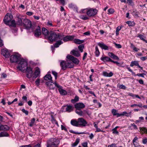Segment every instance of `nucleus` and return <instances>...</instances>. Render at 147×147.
Returning <instances> with one entry per match:
<instances>
[{
    "instance_id": "e2e57ef3",
    "label": "nucleus",
    "mask_w": 147,
    "mask_h": 147,
    "mask_svg": "<svg viewBox=\"0 0 147 147\" xmlns=\"http://www.w3.org/2000/svg\"><path fill=\"white\" fill-rule=\"evenodd\" d=\"M128 96L132 97L133 98H135V95L132 93L129 92L128 93Z\"/></svg>"
},
{
    "instance_id": "49530a36",
    "label": "nucleus",
    "mask_w": 147,
    "mask_h": 147,
    "mask_svg": "<svg viewBox=\"0 0 147 147\" xmlns=\"http://www.w3.org/2000/svg\"><path fill=\"white\" fill-rule=\"evenodd\" d=\"M108 14H110L113 13H114L115 11L113 9L110 8L108 10Z\"/></svg>"
},
{
    "instance_id": "de8ad7c7",
    "label": "nucleus",
    "mask_w": 147,
    "mask_h": 147,
    "mask_svg": "<svg viewBox=\"0 0 147 147\" xmlns=\"http://www.w3.org/2000/svg\"><path fill=\"white\" fill-rule=\"evenodd\" d=\"M146 128L145 127H140V129L141 131H143L144 132V133L143 132L142 133V134H143L144 133H147V132L146 131Z\"/></svg>"
},
{
    "instance_id": "bf43d9fd",
    "label": "nucleus",
    "mask_w": 147,
    "mask_h": 147,
    "mask_svg": "<svg viewBox=\"0 0 147 147\" xmlns=\"http://www.w3.org/2000/svg\"><path fill=\"white\" fill-rule=\"evenodd\" d=\"M115 47L117 48H121L122 47L121 45L120 44L115 43Z\"/></svg>"
},
{
    "instance_id": "f257e3e1",
    "label": "nucleus",
    "mask_w": 147,
    "mask_h": 147,
    "mask_svg": "<svg viewBox=\"0 0 147 147\" xmlns=\"http://www.w3.org/2000/svg\"><path fill=\"white\" fill-rule=\"evenodd\" d=\"M21 55L18 53L12 55L10 57V61L11 63H17L18 65L17 69L18 71H23L27 65V59L20 57Z\"/></svg>"
},
{
    "instance_id": "8fccbe9b",
    "label": "nucleus",
    "mask_w": 147,
    "mask_h": 147,
    "mask_svg": "<svg viewBox=\"0 0 147 147\" xmlns=\"http://www.w3.org/2000/svg\"><path fill=\"white\" fill-rule=\"evenodd\" d=\"M119 88L120 89H126V87L125 85L122 84H120L119 85Z\"/></svg>"
},
{
    "instance_id": "79ce46f5",
    "label": "nucleus",
    "mask_w": 147,
    "mask_h": 147,
    "mask_svg": "<svg viewBox=\"0 0 147 147\" xmlns=\"http://www.w3.org/2000/svg\"><path fill=\"white\" fill-rule=\"evenodd\" d=\"M79 141L80 139L79 138H77L75 142L72 144V146L73 147L76 146L78 144Z\"/></svg>"
},
{
    "instance_id": "72a5a7b5",
    "label": "nucleus",
    "mask_w": 147,
    "mask_h": 147,
    "mask_svg": "<svg viewBox=\"0 0 147 147\" xmlns=\"http://www.w3.org/2000/svg\"><path fill=\"white\" fill-rule=\"evenodd\" d=\"M95 54L96 57H98L100 54V52L97 46H96L95 48Z\"/></svg>"
},
{
    "instance_id": "5fc2aeb1",
    "label": "nucleus",
    "mask_w": 147,
    "mask_h": 147,
    "mask_svg": "<svg viewBox=\"0 0 147 147\" xmlns=\"http://www.w3.org/2000/svg\"><path fill=\"white\" fill-rule=\"evenodd\" d=\"M11 29L12 30V32L13 33H16L18 30L15 27L11 28Z\"/></svg>"
},
{
    "instance_id": "58836bf2",
    "label": "nucleus",
    "mask_w": 147,
    "mask_h": 147,
    "mask_svg": "<svg viewBox=\"0 0 147 147\" xmlns=\"http://www.w3.org/2000/svg\"><path fill=\"white\" fill-rule=\"evenodd\" d=\"M7 25H8L11 26H13V27H16V23L15 20H11L9 23V25L7 24Z\"/></svg>"
},
{
    "instance_id": "b1692460",
    "label": "nucleus",
    "mask_w": 147,
    "mask_h": 147,
    "mask_svg": "<svg viewBox=\"0 0 147 147\" xmlns=\"http://www.w3.org/2000/svg\"><path fill=\"white\" fill-rule=\"evenodd\" d=\"M102 75L105 77H110L113 75V74L111 71H110L109 73H108L107 72L104 71L102 72Z\"/></svg>"
},
{
    "instance_id": "6e6d98bb",
    "label": "nucleus",
    "mask_w": 147,
    "mask_h": 147,
    "mask_svg": "<svg viewBox=\"0 0 147 147\" xmlns=\"http://www.w3.org/2000/svg\"><path fill=\"white\" fill-rule=\"evenodd\" d=\"M138 37H139L141 40H144V39L145 38V37L143 35L141 34L139 35Z\"/></svg>"
},
{
    "instance_id": "a878e982",
    "label": "nucleus",
    "mask_w": 147,
    "mask_h": 147,
    "mask_svg": "<svg viewBox=\"0 0 147 147\" xmlns=\"http://www.w3.org/2000/svg\"><path fill=\"white\" fill-rule=\"evenodd\" d=\"M108 55L110 57L116 60H119V57L111 52H109L108 53Z\"/></svg>"
},
{
    "instance_id": "a18cd8bd",
    "label": "nucleus",
    "mask_w": 147,
    "mask_h": 147,
    "mask_svg": "<svg viewBox=\"0 0 147 147\" xmlns=\"http://www.w3.org/2000/svg\"><path fill=\"white\" fill-rule=\"evenodd\" d=\"M84 45L83 44L80 45L78 47V48L81 52H83V49L84 48Z\"/></svg>"
},
{
    "instance_id": "c9c22d12",
    "label": "nucleus",
    "mask_w": 147,
    "mask_h": 147,
    "mask_svg": "<svg viewBox=\"0 0 147 147\" xmlns=\"http://www.w3.org/2000/svg\"><path fill=\"white\" fill-rule=\"evenodd\" d=\"M131 112H129L128 113L126 111H124L122 113H120V117L121 116H125L127 117H128L129 115L128 114L131 115Z\"/></svg>"
},
{
    "instance_id": "aec40b11",
    "label": "nucleus",
    "mask_w": 147,
    "mask_h": 147,
    "mask_svg": "<svg viewBox=\"0 0 147 147\" xmlns=\"http://www.w3.org/2000/svg\"><path fill=\"white\" fill-rule=\"evenodd\" d=\"M100 59L101 61L105 62H111V59L110 58L105 55L102 56L100 58Z\"/></svg>"
},
{
    "instance_id": "4468645a",
    "label": "nucleus",
    "mask_w": 147,
    "mask_h": 147,
    "mask_svg": "<svg viewBox=\"0 0 147 147\" xmlns=\"http://www.w3.org/2000/svg\"><path fill=\"white\" fill-rule=\"evenodd\" d=\"M63 35V41L66 42L72 40L74 38V35H68L67 36L65 37H64V35Z\"/></svg>"
},
{
    "instance_id": "c85d7f7f",
    "label": "nucleus",
    "mask_w": 147,
    "mask_h": 147,
    "mask_svg": "<svg viewBox=\"0 0 147 147\" xmlns=\"http://www.w3.org/2000/svg\"><path fill=\"white\" fill-rule=\"evenodd\" d=\"M111 112L114 116H116L117 117H120V114L117 113V111L114 109L112 110Z\"/></svg>"
},
{
    "instance_id": "5701e85b",
    "label": "nucleus",
    "mask_w": 147,
    "mask_h": 147,
    "mask_svg": "<svg viewBox=\"0 0 147 147\" xmlns=\"http://www.w3.org/2000/svg\"><path fill=\"white\" fill-rule=\"evenodd\" d=\"M98 45L102 49L105 50H108L109 49L108 47L103 43L99 42L98 43Z\"/></svg>"
},
{
    "instance_id": "6ab92c4d",
    "label": "nucleus",
    "mask_w": 147,
    "mask_h": 147,
    "mask_svg": "<svg viewBox=\"0 0 147 147\" xmlns=\"http://www.w3.org/2000/svg\"><path fill=\"white\" fill-rule=\"evenodd\" d=\"M130 65L132 67L134 66H137L138 67L142 70L143 67L139 65L138 61H132L131 62Z\"/></svg>"
},
{
    "instance_id": "f8f14e48",
    "label": "nucleus",
    "mask_w": 147,
    "mask_h": 147,
    "mask_svg": "<svg viewBox=\"0 0 147 147\" xmlns=\"http://www.w3.org/2000/svg\"><path fill=\"white\" fill-rule=\"evenodd\" d=\"M1 54L6 58H8L10 55L9 52L6 49H3L1 50Z\"/></svg>"
},
{
    "instance_id": "a19ab883",
    "label": "nucleus",
    "mask_w": 147,
    "mask_h": 147,
    "mask_svg": "<svg viewBox=\"0 0 147 147\" xmlns=\"http://www.w3.org/2000/svg\"><path fill=\"white\" fill-rule=\"evenodd\" d=\"M79 100V97L78 96H76L74 99H72L71 100V102L73 103H75L78 101Z\"/></svg>"
},
{
    "instance_id": "4c0bfd02",
    "label": "nucleus",
    "mask_w": 147,
    "mask_h": 147,
    "mask_svg": "<svg viewBox=\"0 0 147 147\" xmlns=\"http://www.w3.org/2000/svg\"><path fill=\"white\" fill-rule=\"evenodd\" d=\"M80 17L81 19L85 20H87L89 19L88 16L87 15H81L80 16Z\"/></svg>"
},
{
    "instance_id": "7c9ffc66",
    "label": "nucleus",
    "mask_w": 147,
    "mask_h": 147,
    "mask_svg": "<svg viewBox=\"0 0 147 147\" xmlns=\"http://www.w3.org/2000/svg\"><path fill=\"white\" fill-rule=\"evenodd\" d=\"M51 121H52V123L53 124H56L58 127H59V125L57 121L55 119L53 115H51Z\"/></svg>"
},
{
    "instance_id": "3c124183",
    "label": "nucleus",
    "mask_w": 147,
    "mask_h": 147,
    "mask_svg": "<svg viewBox=\"0 0 147 147\" xmlns=\"http://www.w3.org/2000/svg\"><path fill=\"white\" fill-rule=\"evenodd\" d=\"M40 79L39 78L37 79L35 81V83L36 85L38 86L40 85Z\"/></svg>"
},
{
    "instance_id": "37998d69",
    "label": "nucleus",
    "mask_w": 147,
    "mask_h": 147,
    "mask_svg": "<svg viewBox=\"0 0 147 147\" xmlns=\"http://www.w3.org/2000/svg\"><path fill=\"white\" fill-rule=\"evenodd\" d=\"M35 121V118H33L31 120V122L30 123L29 126L31 127L33 126L34 125Z\"/></svg>"
},
{
    "instance_id": "9d476101",
    "label": "nucleus",
    "mask_w": 147,
    "mask_h": 147,
    "mask_svg": "<svg viewBox=\"0 0 147 147\" xmlns=\"http://www.w3.org/2000/svg\"><path fill=\"white\" fill-rule=\"evenodd\" d=\"M78 126L82 127L88 125L86 121L83 118H80L78 119Z\"/></svg>"
},
{
    "instance_id": "6e6552de",
    "label": "nucleus",
    "mask_w": 147,
    "mask_h": 147,
    "mask_svg": "<svg viewBox=\"0 0 147 147\" xmlns=\"http://www.w3.org/2000/svg\"><path fill=\"white\" fill-rule=\"evenodd\" d=\"M32 25V23L30 20L27 19L24 20L22 26L25 27L26 29H29L31 27Z\"/></svg>"
},
{
    "instance_id": "69168bd1",
    "label": "nucleus",
    "mask_w": 147,
    "mask_h": 147,
    "mask_svg": "<svg viewBox=\"0 0 147 147\" xmlns=\"http://www.w3.org/2000/svg\"><path fill=\"white\" fill-rule=\"evenodd\" d=\"M131 126H133V127L134 129H138V128L137 126L134 123L131 124Z\"/></svg>"
},
{
    "instance_id": "09e8293b",
    "label": "nucleus",
    "mask_w": 147,
    "mask_h": 147,
    "mask_svg": "<svg viewBox=\"0 0 147 147\" xmlns=\"http://www.w3.org/2000/svg\"><path fill=\"white\" fill-rule=\"evenodd\" d=\"M47 26L48 27L53 26L52 24V22L49 21L47 22Z\"/></svg>"
},
{
    "instance_id": "4be33fe9",
    "label": "nucleus",
    "mask_w": 147,
    "mask_h": 147,
    "mask_svg": "<svg viewBox=\"0 0 147 147\" xmlns=\"http://www.w3.org/2000/svg\"><path fill=\"white\" fill-rule=\"evenodd\" d=\"M60 65L62 69L65 70L67 68V62L64 61H62L61 62Z\"/></svg>"
},
{
    "instance_id": "4d7b16f0",
    "label": "nucleus",
    "mask_w": 147,
    "mask_h": 147,
    "mask_svg": "<svg viewBox=\"0 0 147 147\" xmlns=\"http://www.w3.org/2000/svg\"><path fill=\"white\" fill-rule=\"evenodd\" d=\"M142 142L144 144H146L147 143V138H145L142 140Z\"/></svg>"
},
{
    "instance_id": "603ef678",
    "label": "nucleus",
    "mask_w": 147,
    "mask_h": 147,
    "mask_svg": "<svg viewBox=\"0 0 147 147\" xmlns=\"http://www.w3.org/2000/svg\"><path fill=\"white\" fill-rule=\"evenodd\" d=\"M52 74L54 76L55 79H57V73L54 71H52Z\"/></svg>"
},
{
    "instance_id": "393cba45",
    "label": "nucleus",
    "mask_w": 147,
    "mask_h": 147,
    "mask_svg": "<svg viewBox=\"0 0 147 147\" xmlns=\"http://www.w3.org/2000/svg\"><path fill=\"white\" fill-rule=\"evenodd\" d=\"M71 54L75 57H79L80 56V54L78 50H74L71 52Z\"/></svg>"
},
{
    "instance_id": "7ed1b4c3",
    "label": "nucleus",
    "mask_w": 147,
    "mask_h": 147,
    "mask_svg": "<svg viewBox=\"0 0 147 147\" xmlns=\"http://www.w3.org/2000/svg\"><path fill=\"white\" fill-rule=\"evenodd\" d=\"M97 12L98 10L96 9L90 7L82 9L79 12L80 13H86L87 16L90 17L94 16L97 14Z\"/></svg>"
},
{
    "instance_id": "f3484780",
    "label": "nucleus",
    "mask_w": 147,
    "mask_h": 147,
    "mask_svg": "<svg viewBox=\"0 0 147 147\" xmlns=\"http://www.w3.org/2000/svg\"><path fill=\"white\" fill-rule=\"evenodd\" d=\"M50 72L49 71L47 74L44 77V80L46 81H52V78L50 74Z\"/></svg>"
},
{
    "instance_id": "2f4dec72",
    "label": "nucleus",
    "mask_w": 147,
    "mask_h": 147,
    "mask_svg": "<svg viewBox=\"0 0 147 147\" xmlns=\"http://www.w3.org/2000/svg\"><path fill=\"white\" fill-rule=\"evenodd\" d=\"M17 24L18 25L22 26L23 24V22H22V19L18 17V19L17 20Z\"/></svg>"
},
{
    "instance_id": "0e129e2a",
    "label": "nucleus",
    "mask_w": 147,
    "mask_h": 147,
    "mask_svg": "<svg viewBox=\"0 0 147 147\" xmlns=\"http://www.w3.org/2000/svg\"><path fill=\"white\" fill-rule=\"evenodd\" d=\"M75 5L72 3H71L69 4V7L70 8L72 9Z\"/></svg>"
},
{
    "instance_id": "cd10ccee",
    "label": "nucleus",
    "mask_w": 147,
    "mask_h": 147,
    "mask_svg": "<svg viewBox=\"0 0 147 147\" xmlns=\"http://www.w3.org/2000/svg\"><path fill=\"white\" fill-rule=\"evenodd\" d=\"M130 45L131 48L134 51L137 52L140 50V49L136 47L132 43H130Z\"/></svg>"
},
{
    "instance_id": "ddd939ff",
    "label": "nucleus",
    "mask_w": 147,
    "mask_h": 147,
    "mask_svg": "<svg viewBox=\"0 0 147 147\" xmlns=\"http://www.w3.org/2000/svg\"><path fill=\"white\" fill-rule=\"evenodd\" d=\"M75 107L76 110H81L85 107V105L82 102H79L75 105Z\"/></svg>"
},
{
    "instance_id": "338daca9",
    "label": "nucleus",
    "mask_w": 147,
    "mask_h": 147,
    "mask_svg": "<svg viewBox=\"0 0 147 147\" xmlns=\"http://www.w3.org/2000/svg\"><path fill=\"white\" fill-rule=\"evenodd\" d=\"M122 27V26H118L116 28V31L119 32L121 30V29Z\"/></svg>"
},
{
    "instance_id": "c756f323",
    "label": "nucleus",
    "mask_w": 147,
    "mask_h": 147,
    "mask_svg": "<svg viewBox=\"0 0 147 147\" xmlns=\"http://www.w3.org/2000/svg\"><path fill=\"white\" fill-rule=\"evenodd\" d=\"M69 60L67 62V68H71L73 67L74 66L73 63L71 62Z\"/></svg>"
},
{
    "instance_id": "0eeeda50",
    "label": "nucleus",
    "mask_w": 147,
    "mask_h": 147,
    "mask_svg": "<svg viewBox=\"0 0 147 147\" xmlns=\"http://www.w3.org/2000/svg\"><path fill=\"white\" fill-rule=\"evenodd\" d=\"M45 84L47 87L50 89H54L55 87L58 88V85H59L56 82H53L52 81H47L45 83Z\"/></svg>"
},
{
    "instance_id": "9b49d317",
    "label": "nucleus",
    "mask_w": 147,
    "mask_h": 147,
    "mask_svg": "<svg viewBox=\"0 0 147 147\" xmlns=\"http://www.w3.org/2000/svg\"><path fill=\"white\" fill-rule=\"evenodd\" d=\"M67 58L69 60L72 61L73 64L74 63L76 65H78L79 64V61L78 59L72 56L71 55H67Z\"/></svg>"
},
{
    "instance_id": "774afa93",
    "label": "nucleus",
    "mask_w": 147,
    "mask_h": 147,
    "mask_svg": "<svg viewBox=\"0 0 147 147\" xmlns=\"http://www.w3.org/2000/svg\"><path fill=\"white\" fill-rule=\"evenodd\" d=\"M107 147H117L115 144H112L111 145H109Z\"/></svg>"
},
{
    "instance_id": "ea45409f",
    "label": "nucleus",
    "mask_w": 147,
    "mask_h": 147,
    "mask_svg": "<svg viewBox=\"0 0 147 147\" xmlns=\"http://www.w3.org/2000/svg\"><path fill=\"white\" fill-rule=\"evenodd\" d=\"M126 23L129 26H134L135 25V23L134 21H128L126 22Z\"/></svg>"
},
{
    "instance_id": "e433bc0d",
    "label": "nucleus",
    "mask_w": 147,
    "mask_h": 147,
    "mask_svg": "<svg viewBox=\"0 0 147 147\" xmlns=\"http://www.w3.org/2000/svg\"><path fill=\"white\" fill-rule=\"evenodd\" d=\"M9 134L6 132H2L0 133V137H8Z\"/></svg>"
},
{
    "instance_id": "20e7f679",
    "label": "nucleus",
    "mask_w": 147,
    "mask_h": 147,
    "mask_svg": "<svg viewBox=\"0 0 147 147\" xmlns=\"http://www.w3.org/2000/svg\"><path fill=\"white\" fill-rule=\"evenodd\" d=\"M33 66L32 65L28 64V60L27 59V65L24 68L23 71H20L22 72H26V76L28 78H30L32 77L34 75L33 70Z\"/></svg>"
},
{
    "instance_id": "c03bdc74",
    "label": "nucleus",
    "mask_w": 147,
    "mask_h": 147,
    "mask_svg": "<svg viewBox=\"0 0 147 147\" xmlns=\"http://www.w3.org/2000/svg\"><path fill=\"white\" fill-rule=\"evenodd\" d=\"M76 112L77 114L81 116L83 115V112L82 111H81V110H78L76 109Z\"/></svg>"
},
{
    "instance_id": "680f3d73",
    "label": "nucleus",
    "mask_w": 147,
    "mask_h": 147,
    "mask_svg": "<svg viewBox=\"0 0 147 147\" xmlns=\"http://www.w3.org/2000/svg\"><path fill=\"white\" fill-rule=\"evenodd\" d=\"M82 145L83 147H88V143L86 142L82 143Z\"/></svg>"
},
{
    "instance_id": "dca6fc26",
    "label": "nucleus",
    "mask_w": 147,
    "mask_h": 147,
    "mask_svg": "<svg viewBox=\"0 0 147 147\" xmlns=\"http://www.w3.org/2000/svg\"><path fill=\"white\" fill-rule=\"evenodd\" d=\"M40 74V69L38 67H37L35 68V71L34 73V75L32 77L36 78Z\"/></svg>"
},
{
    "instance_id": "423d86ee",
    "label": "nucleus",
    "mask_w": 147,
    "mask_h": 147,
    "mask_svg": "<svg viewBox=\"0 0 147 147\" xmlns=\"http://www.w3.org/2000/svg\"><path fill=\"white\" fill-rule=\"evenodd\" d=\"M13 18V16L11 13H7L4 18L3 21L6 24L9 25V23Z\"/></svg>"
},
{
    "instance_id": "39448f33",
    "label": "nucleus",
    "mask_w": 147,
    "mask_h": 147,
    "mask_svg": "<svg viewBox=\"0 0 147 147\" xmlns=\"http://www.w3.org/2000/svg\"><path fill=\"white\" fill-rule=\"evenodd\" d=\"M47 143V147H58L59 141L57 139L52 138L48 140Z\"/></svg>"
},
{
    "instance_id": "2eb2a0df",
    "label": "nucleus",
    "mask_w": 147,
    "mask_h": 147,
    "mask_svg": "<svg viewBox=\"0 0 147 147\" xmlns=\"http://www.w3.org/2000/svg\"><path fill=\"white\" fill-rule=\"evenodd\" d=\"M41 34L40 28L39 26L36 27L34 32V35L36 37H38Z\"/></svg>"
},
{
    "instance_id": "1a4fd4ad",
    "label": "nucleus",
    "mask_w": 147,
    "mask_h": 147,
    "mask_svg": "<svg viewBox=\"0 0 147 147\" xmlns=\"http://www.w3.org/2000/svg\"><path fill=\"white\" fill-rule=\"evenodd\" d=\"M74 107L71 105H67L62 107L61 110L64 112H70L73 111Z\"/></svg>"
},
{
    "instance_id": "864d4df0",
    "label": "nucleus",
    "mask_w": 147,
    "mask_h": 147,
    "mask_svg": "<svg viewBox=\"0 0 147 147\" xmlns=\"http://www.w3.org/2000/svg\"><path fill=\"white\" fill-rule=\"evenodd\" d=\"M145 74H143V73L142 74H135V76H138L139 77H141L143 78H144V75H145Z\"/></svg>"
},
{
    "instance_id": "a211bd4d",
    "label": "nucleus",
    "mask_w": 147,
    "mask_h": 147,
    "mask_svg": "<svg viewBox=\"0 0 147 147\" xmlns=\"http://www.w3.org/2000/svg\"><path fill=\"white\" fill-rule=\"evenodd\" d=\"M58 88L60 94L61 95H66L67 94V91L63 89L62 87L59 85H58Z\"/></svg>"
},
{
    "instance_id": "f704fd0d",
    "label": "nucleus",
    "mask_w": 147,
    "mask_h": 147,
    "mask_svg": "<svg viewBox=\"0 0 147 147\" xmlns=\"http://www.w3.org/2000/svg\"><path fill=\"white\" fill-rule=\"evenodd\" d=\"M71 123L73 125L78 126V120L77 121L74 120H71Z\"/></svg>"
},
{
    "instance_id": "412c9836",
    "label": "nucleus",
    "mask_w": 147,
    "mask_h": 147,
    "mask_svg": "<svg viewBox=\"0 0 147 147\" xmlns=\"http://www.w3.org/2000/svg\"><path fill=\"white\" fill-rule=\"evenodd\" d=\"M42 34L44 35L46 37H48L49 36V35L50 34V32H49L48 30L45 28H42Z\"/></svg>"
},
{
    "instance_id": "473e14b6",
    "label": "nucleus",
    "mask_w": 147,
    "mask_h": 147,
    "mask_svg": "<svg viewBox=\"0 0 147 147\" xmlns=\"http://www.w3.org/2000/svg\"><path fill=\"white\" fill-rule=\"evenodd\" d=\"M74 43L77 44H81L83 43L84 40H80L79 39H75L74 40Z\"/></svg>"
},
{
    "instance_id": "f03ea898",
    "label": "nucleus",
    "mask_w": 147,
    "mask_h": 147,
    "mask_svg": "<svg viewBox=\"0 0 147 147\" xmlns=\"http://www.w3.org/2000/svg\"><path fill=\"white\" fill-rule=\"evenodd\" d=\"M48 38L51 42H53V41H57L54 45V47L55 48L59 47L60 45L63 43V42L62 41L63 38V34H57L55 33L52 31H50L49 36Z\"/></svg>"
},
{
    "instance_id": "bb28decb",
    "label": "nucleus",
    "mask_w": 147,
    "mask_h": 147,
    "mask_svg": "<svg viewBox=\"0 0 147 147\" xmlns=\"http://www.w3.org/2000/svg\"><path fill=\"white\" fill-rule=\"evenodd\" d=\"M9 129V127L6 125H0V130H7Z\"/></svg>"
},
{
    "instance_id": "052dcab7",
    "label": "nucleus",
    "mask_w": 147,
    "mask_h": 147,
    "mask_svg": "<svg viewBox=\"0 0 147 147\" xmlns=\"http://www.w3.org/2000/svg\"><path fill=\"white\" fill-rule=\"evenodd\" d=\"M72 9H73L74 11H76L77 12H78V8L76 5H75Z\"/></svg>"
},
{
    "instance_id": "13d9d810",
    "label": "nucleus",
    "mask_w": 147,
    "mask_h": 147,
    "mask_svg": "<svg viewBox=\"0 0 147 147\" xmlns=\"http://www.w3.org/2000/svg\"><path fill=\"white\" fill-rule=\"evenodd\" d=\"M22 111L24 113H25L26 115H28V111L25 110L24 109H22Z\"/></svg>"
}]
</instances>
